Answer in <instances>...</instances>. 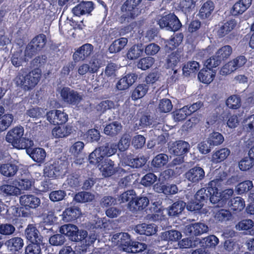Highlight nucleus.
<instances>
[{"label": "nucleus", "mask_w": 254, "mask_h": 254, "mask_svg": "<svg viewBox=\"0 0 254 254\" xmlns=\"http://www.w3.org/2000/svg\"><path fill=\"white\" fill-rule=\"evenodd\" d=\"M103 155H102L100 150L96 148L88 156V161L90 164L99 167L101 162L103 160Z\"/></svg>", "instance_id": "obj_40"}, {"label": "nucleus", "mask_w": 254, "mask_h": 254, "mask_svg": "<svg viewBox=\"0 0 254 254\" xmlns=\"http://www.w3.org/2000/svg\"><path fill=\"white\" fill-rule=\"evenodd\" d=\"M66 195V192L64 190H53L50 192L49 198L53 202H58L64 199Z\"/></svg>", "instance_id": "obj_62"}, {"label": "nucleus", "mask_w": 254, "mask_h": 254, "mask_svg": "<svg viewBox=\"0 0 254 254\" xmlns=\"http://www.w3.org/2000/svg\"><path fill=\"white\" fill-rule=\"evenodd\" d=\"M168 150L170 153L178 156L180 160L183 161L184 156L189 152L190 144L184 140H179L168 144Z\"/></svg>", "instance_id": "obj_7"}, {"label": "nucleus", "mask_w": 254, "mask_h": 254, "mask_svg": "<svg viewBox=\"0 0 254 254\" xmlns=\"http://www.w3.org/2000/svg\"><path fill=\"white\" fill-rule=\"evenodd\" d=\"M157 24L161 29H165L167 31L175 32L179 30L182 24L174 13L165 12L158 17Z\"/></svg>", "instance_id": "obj_3"}, {"label": "nucleus", "mask_w": 254, "mask_h": 254, "mask_svg": "<svg viewBox=\"0 0 254 254\" xmlns=\"http://www.w3.org/2000/svg\"><path fill=\"white\" fill-rule=\"evenodd\" d=\"M253 187V182L247 180L239 183L236 187V190L238 194H241L249 191Z\"/></svg>", "instance_id": "obj_56"}, {"label": "nucleus", "mask_w": 254, "mask_h": 254, "mask_svg": "<svg viewBox=\"0 0 254 254\" xmlns=\"http://www.w3.org/2000/svg\"><path fill=\"white\" fill-rule=\"evenodd\" d=\"M5 245L12 252H17L23 247V240L20 237H13L5 242Z\"/></svg>", "instance_id": "obj_31"}, {"label": "nucleus", "mask_w": 254, "mask_h": 254, "mask_svg": "<svg viewBox=\"0 0 254 254\" xmlns=\"http://www.w3.org/2000/svg\"><path fill=\"white\" fill-rule=\"evenodd\" d=\"M95 8V4L92 1H82L75 6L72 9L73 15L80 16L85 14H91Z\"/></svg>", "instance_id": "obj_10"}, {"label": "nucleus", "mask_w": 254, "mask_h": 254, "mask_svg": "<svg viewBox=\"0 0 254 254\" xmlns=\"http://www.w3.org/2000/svg\"><path fill=\"white\" fill-rule=\"evenodd\" d=\"M137 75L135 73H129L121 78L117 83L116 87L119 90L128 89L136 81Z\"/></svg>", "instance_id": "obj_18"}, {"label": "nucleus", "mask_w": 254, "mask_h": 254, "mask_svg": "<svg viewBox=\"0 0 254 254\" xmlns=\"http://www.w3.org/2000/svg\"><path fill=\"white\" fill-rule=\"evenodd\" d=\"M20 203L26 209H35L40 205L41 200L39 198L34 195L25 194L20 196Z\"/></svg>", "instance_id": "obj_17"}, {"label": "nucleus", "mask_w": 254, "mask_h": 254, "mask_svg": "<svg viewBox=\"0 0 254 254\" xmlns=\"http://www.w3.org/2000/svg\"><path fill=\"white\" fill-rule=\"evenodd\" d=\"M252 2V0H239L233 6L231 14L234 16L242 14L250 6Z\"/></svg>", "instance_id": "obj_22"}, {"label": "nucleus", "mask_w": 254, "mask_h": 254, "mask_svg": "<svg viewBox=\"0 0 254 254\" xmlns=\"http://www.w3.org/2000/svg\"><path fill=\"white\" fill-rule=\"evenodd\" d=\"M135 229L137 233L149 236L156 233L157 231V227L155 224L142 223L136 225Z\"/></svg>", "instance_id": "obj_25"}, {"label": "nucleus", "mask_w": 254, "mask_h": 254, "mask_svg": "<svg viewBox=\"0 0 254 254\" xmlns=\"http://www.w3.org/2000/svg\"><path fill=\"white\" fill-rule=\"evenodd\" d=\"M24 131L22 127H16L8 131L5 136V140L14 147L23 136Z\"/></svg>", "instance_id": "obj_16"}, {"label": "nucleus", "mask_w": 254, "mask_h": 254, "mask_svg": "<svg viewBox=\"0 0 254 254\" xmlns=\"http://www.w3.org/2000/svg\"><path fill=\"white\" fill-rule=\"evenodd\" d=\"M228 204L230 206L231 209L234 212H240L245 207L244 199L240 196H237L233 199H231Z\"/></svg>", "instance_id": "obj_39"}, {"label": "nucleus", "mask_w": 254, "mask_h": 254, "mask_svg": "<svg viewBox=\"0 0 254 254\" xmlns=\"http://www.w3.org/2000/svg\"><path fill=\"white\" fill-rule=\"evenodd\" d=\"M230 154V150L222 148L215 152L212 155V161L215 163H220L225 160Z\"/></svg>", "instance_id": "obj_37"}, {"label": "nucleus", "mask_w": 254, "mask_h": 254, "mask_svg": "<svg viewBox=\"0 0 254 254\" xmlns=\"http://www.w3.org/2000/svg\"><path fill=\"white\" fill-rule=\"evenodd\" d=\"M58 173L61 175H65L69 173V163L66 160H60L56 164Z\"/></svg>", "instance_id": "obj_63"}, {"label": "nucleus", "mask_w": 254, "mask_h": 254, "mask_svg": "<svg viewBox=\"0 0 254 254\" xmlns=\"http://www.w3.org/2000/svg\"><path fill=\"white\" fill-rule=\"evenodd\" d=\"M113 238L117 241V244L122 247L124 251H129L132 241L127 233H121L114 235Z\"/></svg>", "instance_id": "obj_20"}, {"label": "nucleus", "mask_w": 254, "mask_h": 254, "mask_svg": "<svg viewBox=\"0 0 254 254\" xmlns=\"http://www.w3.org/2000/svg\"><path fill=\"white\" fill-rule=\"evenodd\" d=\"M186 203L182 200H179L173 203L168 209V214L169 216L177 217L184 210Z\"/></svg>", "instance_id": "obj_27"}, {"label": "nucleus", "mask_w": 254, "mask_h": 254, "mask_svg": "<svg viewBox=\"0 0 254 254\" xmlns=\"http://www.w3.org/2000/svg\"><path fill=\"white\" fill-rule=\"evenodd\" d=\"M149 199L146 196L137 197L135 195V198L128 203V208L132 212L142 210L149 204Z\"/></svg>", "instance_id": "obj_15"}, {"label": "nucleus", "mask_w": 254, "mask_h": 254, "mask_svg": "<svg viewBox=\"0 0 254 254\" xmlns=\"http://www.w3.org/2000/svg\"><path fill=\"white\" fill-rule=\"evenodd\" d=\"M92 199L93 196L91 194L85 191L79 192L76 193L74 197V200L79 203L88 202Z\"/></svg>", "instance_id": "obj_60"}, {"label": "nucleus", "mask_w": 254, "mask_h": 254, "mask_svg": "<svg viewBox=\"0 0 254 254\" xmlns=\"http://www.w3.org/2000/svg\"><path fill=\"white\" fill-rule=\"evenodd\" d=\"M81 211L78 207L72 206L68 207L63 212V219L67 222L76 220L80 215Z\"/></svg>", "instance_id": "obj_24"}, {"label": "nucleus", "mask_w": 254, "mask_h": 254, "mask_svg": "<svg viewBox=\"0 0 254 254\" xmlns=\"http://www.w3.org/2000/svg\"><path fill=\"white\" fill-rule=\"evenodd\" d=\"M236 22L235 20H230L220 26L217 30V35L219 38H222L229 34L236 26Z\"/></svg>", "instance_id": "obj_30"}, {"label": "nucleus", "mask_w": 254, "mask_h": 254, "mask_svg": "<svg viewBox=\"0 0 254 254\" xmlns=\"http://www.w3.org/2000/svg\"><path fill=\"white\" fill-rule=\"evenodd\" d=\"M180 61V56L176 52H173L169 55L166 60V65L167 68H171L174 70V74L172 75L171 78L173 81L176 82L178 80V77H176L177 72L176 69H174L175 67Z\"/></svg>", "instance_id": "obj_21"}, {"label": "nucleus", "mask_w": 254, "mask_h": 254, "mask_svg": "<svg viewBox=\"0 0 254 254\" xmlns=\"http://www.w3.org/2000/svg\"><path fill=\"white\" fill-rule=\"evenodd\" d=\"M254 165V159L249 156L242 159L239 163V167L241 170L245 171L250 170Z\"/></svg>", "instance_id": "obj_55"}, {"label": "nucleus", "mask_w": 254, "mask_h": 254, "mask_svg": "<svg viewBox=\"0 0 254 254\" xmlns=\"http://www.w3.org/2000/svg\"><path fill=\"white\" fill-rule=\"evenodd\" d=\"M60 94L62 101L68 105L76 106L82 100V96L77 91L68 87H63Z\"/></svg>", "instance_id": "obj_6"}, {"label": "nucleus", "mask_w": 254, "mask_h": 254, "mask_svg": "<svg viewBox=\"0 0 254 254\" xmlns=\"http://www.w3.org/2000/svg\"><path fill=\"white\" fill-rule=\"evenodd\" d=\"M168 161V156L164 153L157 155L152 161V165L154 168L160 169L164 166Z\"/></svg>", "instance_id": "obj_44"}, {"label": "nucleus", "mask_w": 254, "mask_h": 254, "mask_svg": "<svg viewBox=\"0 0 254 254\" xmlns=\"http://www.w3.org/2000/svg\"><path fill=\"white\" fill-rule=\"evenodd\" d=\"M17 166L12 163L2 164L0 166V173L7 177L13 176L17 172Z\"/></svg>", "instance_id": "obj_34"}, {"label": "nucleus", "mask_w": 254, "mask_h": 254, "mask_svg": "<svg viewBox=\"0 0 254 254\" xmlns=\"http://www.w3.org/2000/svg\"><path fill=\"white\" fill-rule=\"evenodd\" d=\"M157 180V176L152 173H147L141 179L140 183L145 187H149Z\"/></svg>", "instance_id": "obj_64"}, {"label": "nucleus", "mask_w": 254, "mask_h": 254, "mask_svg": "<svg viewBox=\"0 0 254 254\" xmlns=\"http://www.w3.org/2000/svg\"><path fill=\"white\" fill-rule=\"evenodd\" d=\"M219 180L210 181L205 188L198 190L194 195V199L188 203L187 208L190 211H199L208 200L215 207H222L229 202L234 193L232 189H226L218 192Z\"/></svg>", "instance_id": "obj_1"}, {"label": "nucleus", "mask_w": 254, "mask_h": 254, "mask_svg": "<svg viewBox=\"0 0 254 254\" xmlns=\"http://www.w3.org/2000/svg\"><path fill=\"white\" fill-rule=\"evenodd\" d=\"M223 141L224 137L222 134L216 131L211 133L207 138V143L213 147L221 144Z\"/></svg>", "instance_id": "obj_48"}, {"label": "nucleus", "mask_w": 254, "mask_h": 254, "mask_svg": "<svg viewBox=\"0 0 254 254\" xmlns=\"http://www.w3.org/2000/svg\"><path fill=\"white\" fill-rule=\"evenodd\" d=\"M226 105L229 109H238L241 106V99L238 95H231L226 100Z\"/></svg>", "instance_id": "obj_50"}, {"label": "nucleus", "mask_w": 254, "mask_h": 254, "mask_svg": "<svg viewBox=\"0 0 254 254\" xmlns=\"http://www.w3.org/2000/svg\"><path fill=\"white\" fill-rule=\"evenodd\" d=\"M122 126L117 121L113 122L107 125L104 128V133L111 136L118 134L122 129Z\"/></svg>", "instance_id": "obj_33"}, {"label": "nucleus", "mask_w": 254, "mask_h": 254, "mask_svg": "<svg viewBox=\"0 0 254 254\" xmlns=\"http://www.w3.org/2000/svg\"><path fill=\"white\" fill-rule=\"evenodd\" d=\"M142 0H127L123 4L121 10L126 18H134L140 12L139 4Z\"/></svg>", "instance_id": "obj_8"}, {"label": "nucleus", "mask_w": 254, "mask_h": 254, "mask_svg": "<svg viewBox=\"0 0 254 254\" xmlns=\"http://www.w3.org/2000/svg\"><path fill=\"white\" fill-rule=\"evenodd\" d=\"M60 232L64 236H67L69 240L73 242L82 241L87 237L86 231H79L78 227L73 224L62 226L60 229Z\"/></svg>", "instance_id": "obj_5"}, {"label": "nucleus", "mask_w": 254, "mask_h": 254, "mask_svg": "<svg viewBox=\"0 0 254 254\" xmlns=\"http://www.w3.org/2000/svg\"><path fill=\"white\" fill-rule=\"evenodd\" d=\"M42 243H30L25 248V254H40Z\"/></svg>", "instance_id": "obj_61"}, {"label": "nucleus", "mask_w": 254, "mask_h": 254, "mask_svg": "<svg viewBox=\"0 0 254 254\" xmlns=\"http://www.w3.org/2000/svg\"><path fill=\"white\" fill-rule=\"evenodd\" d=\"M47 119L51 124L63 125L68 120V115L60 110H52L47 112Z\"/></svg>", "instance_id": "obj_9"}, {"label": "nucleus", "mask_w": 254, "mask_h": 254, "mask_svg": "<svg viewBox=\"0 0 254 254\" xmlns=\"http://www.w3.org/2000/svg\"><path fill=\"white\" fill-rule=\"evenodd\" d=\"M47 42L46 36L43 33L35 36L27 45L25 56L29 58L36 55L38 52L43 50Z\"/></svg>", "instance_id": "obj_4"}, {"label": "nucleus", "mask_w": 254, "mask_h": 254, "mask_svg": "<svg viewBox=\"0 0 254 254\" xmlns=\"http://www.w3.org/2000/svg\"><path fill=\"white\" fill-rule=\"evenodd\" d=\"M127 39L124 37L115 40L109 48L110 53H117L120 52L127 44Z\"/></svg>", "instance_id": "obj_35"}, {"label": "nucleus", "mask_w": 254, "mask_h": 254, "mask_svg": "<svg viewBox=\"0 0 254 254\" xmlns=\"http://www.w3.org/2000/svg\"><path fill=\"white\" fill-rule=\"evenodd\" d=\"M190 115V114L188 109V106H185L181 109L176 111L174 115L175 119L178 122L185 120L187 117Z\"/></svg>", "instance_id": "obj_59"}, {"label": "nucleus", "mask_w": 254, "mask_h": 254, "mask_svg": "<svg viewBox=\"0 0 254 254\" xmlns=\"http://www.w3.org/2000/svg\"><path fill=\"white\" fill-rule=\"evenodd\" d=\"M216 72L213 69H210L206 67L201 69L198 73L199 80L204 84H209L214 79Z\"/></svg>", "instance_id": "obj_23"}, {"label": "nucleus", "mask_w": 254, "mask_h": 254, "mask_svg": "<svg viewBox=\"0 0 254 254\" xmlns=\"http://www.w3.org/2000/svg\"><path fill=\"white\" fill-rule=\"evenodd\" d=\"M146 162V159L141 157L135 158H128L127 163L129 166L132 168H139L143 166Z\"/></svg>", "instance_id": "obj_58"}, {"label": "nucleus", "mask_w": 254, "mask_h": 254, "mask_svg": "<svg viewBox=\"0 0 254 254\" xmlns=\"http://www.w3.org/2000/svg\"><path fill=\"white\" fill-rule=\"evenodd\" d=\"M41 76L40 70L36 68L30 71L25 76L19 72L15 77V82L24 90L29 91L33 89L37 84L40 79Z\"/></svg>", "instance_id": "obj_2"}, {"label": "nucleus", "mask_w": 254, "mask_h": 254, "mask_svg": "<svg viewBox=\"0 0 254 254\" xmlns=\"http://www.w3.org/2000/svg\"><path fill=\"white\" fill-rule=\"evenodd\" d=\"M13 119L11 114H6L1 117L0 119V132L6 130L9 127Z\"/></svg>", "instance_id": "obj_57"}, {"label": "nucleus", "mask_w": 254, "mask_h": 254, "mask_svg": "<svg viewBox=\"0 0 254 254\" xmlns=\"http://www.w3.org/2000/svg\"><path fill=\"white\" fill-rule=\"evenodd\" d=\"M33 146L34 142L31 139L22 136L14 147L18 149H25L28 154Z\"/></svg>", "instance_id": "obj_42"}, {"label": "nucleus", "mask_w": 254, "mask_h": 254, "mask_svg": "<svg viewBox=\"0 0 254 254\" xmlns=\"http://www.w3.org/2000/svg\"><path fill=\"white\" fill-rule=\"evenodd\" d=\"M114 106V103L110 100H104L100 102L95 107L96 111L102 115L105 113L107 110H111Z\"/></svg>", "instance_id": "obj_51"}, {"label": "nucleus", "mask_w": 254, "mask_h": 254, "mask_svg": "<svg viewBox=\"0 0 254 254\" xmlns=\"http://www.w3.org/2000/svg\"><path fill=\"white\" fill-rule=\"evenodd\" d=\"M197 0H180L178 7L184 13L190 12L192 6H194Z\"/></svg>", "instance_id": "obj_54"}, {"label": "nucleus", "mask_w": 254, "mask_h": 254, "mask_svg": "<svg viewBox=\"0 0 254 254\" xmlns=\"http://www.w3.org/2000/svg\"><path fill=\"white\" fill-rule=\"evenodd\" d=\"M232 53V48L229 45H225L220 48L215 53L216 57L222 62L225 61Z\"/></svg>", "instance_id": "obj_43"}, {"label": "nucleus", "mask_w": 254, "mask_h": 254, "mask_svg": "<svg viewBox=\"0 0 254 254\" xmlns=\"http://www.w3.org/2000/svg\"><path fill=\"white\" fill-rule=\"evenodd\" d=\"M149 87L145 84H138L132 91L131 97L135 101L144 97L147 93Z\"/></svg>", "instance_id": "obj_36"}, {"label": "nucleus", "mask_w": 254, "mask_h": 254, "mask_svg": "<svg viewBox=\"0 0 254 254\" xmlns=\"http://www.w3.org/2000/svg\"><path fill=\"white\" fill-rule=\"evenodd\" d=\"M155 62L154 58L147 56L141 58L137 63V66L138 68L143 70L150 68Z\"/></svg>", "instance_id": "obj_49"}, {"label": "nucleus", "mask_w": 254, "mask_h": 254, "mask_svg": "<svg viewBox=\"0 0 254 254\" xmlns=\"http://www.w3.org/2000/svg\"><path fill=\"white\" fill-rule=\"evenodd\" d=\"M0 190L6 196L17 195L20 193V189L13 185L3 184L0 187Z\"/></svg>", "instance_id": "obj_45"}, {"label": "nucleus", "mask_w": 254, "mask_h": 254, "mask_svg": "<svg viewBox=\"0 0 254 254\" xmlns=\"http://www.w3.org/2000/svg\"><path fill=\"white\" fill-rule=\"evenodd\" d=\"M25 235L30 243H42L43 242V237L33 224H29L27 226L25 230Z\"/></svg>", "instance_id": "obj_12"}, {"label": "nucleus", "mask_w": 254, "mask_h": 254, "mask_svg": "<svg viewBox=\"0 0 254 254\" xmlns=\"http://www.w3.org/2000/svg\"><path fill=\"white\" fill-rule=\"evenodd\" d=\"M98 149L104 158L105 156L110 157L115 154L117 151V146L113 143L107 142Z\"/></svg>", "instance_id": "obj_38"}, {"label": "nucleus", "mask_w": 254, "mask_h": 254, "mask_svg": "<svg viewBox=\"0 0 254 254\" xmlns=\"http://www.w3.org/2000/svg\"><path fill=\"white\" fill-rule=\"evenodd\" d=\"M247 61V60L245 56L241 55L230 61L229 65H231V70L235 71L238 68L242 67L246 63Z\"/></svg>", "instance_id": "obj_53"}, {"label": "nucleus", "mask_w": 254, "mask_h": 254, "mask_svg": "<svg viewBox=\"0 0 254 254\" xmlns=\"http://www.w3.org/2000/svg\"><path fill=\"white\" fill-rule=\"evenodd\" d=\"M214 9V3L209 0L205 2L199 10V16L201 19H205L210 17Z\"/></svg>", "instance_id": "obj_26"}, {"label": "nucleus", "mask_w": 254, "mask_h": 254, "mask_svg": "<svg viewBox=\"0 0 254 254\" xmlns=\"http://www.w3.org/2000/svg\"><path fill=\"white\" fill-rule=\"evenodd\" d=\"M184 38L182 33L174 34L166 43V47L170 50L176 49L182 43Z\"/></svg>", "instance_id": "obj_32"}, {"label": "nucleus", "mask_w": 254, "mask_h": 254, "mask_svg": "<svg viewBox=\"0 0 254 254\" xmlns=\"http://www.w3.org/2000/svg\"><path fill=\"white\" fill-rule=\"evenodd\" d=\"M154 190L158 193H163L166 195L174 194L178 191L176 185H166L163 182L157 183L155 184Z\"/></svg>", "instance_id": "obj_19"}, {"label": "nucleus", "mask_w": 254, "mask_h": 254, "mask_svg": "<svg viewBox=\"0 0 254 254\" xmlns=\"http://www.w3.org/2000/svg\"><path fill=\"white\" fill-rule=\"evenodd\" d=\"M93 46L89 43L83 44L78 48L73 55L75 61H83L89 57L93 52Z\"/></svg>", "instance_id": "obj_11"}, {"label": "nucleus", "mask_w": 254, "mask_h": 254, "mask_svg": "<svg viewBox=\"0 0 254 254\" xmlns=\"http://www.w3.org/2000/svg\"><path fill=\"white\" fill-rule=\"evenodd\" d=\"M28 154L35 162L37 163L43 162L46 156L45 150L40 147L33 148V147Z\"/></svg>", "instance_id": "obj_29"}, {"label": "nucleus", "mask_w": 254, "mask_h": 254, "mask_svg": "<svg viewBox=\"0 0 254 254\" xmlns=\"http://www.w3.org/2000/svg\"><path fill=\"white\" fill-rule=\"evenodd\" d=\"M219 243L218 238L214 235H210L203 239L201 247L204 249L214 248Z\"/></svg>", "instance_id": "obj_52"}, {"label": "nucleus", "mask_w": 254, "mask_h": 254, "mask_svg": "<svg viewBox=\"0 0 254 254\" xmlns=\"http://www.w3.org/2000/svg\"><path fill=\"white\" fill-rule=\"evenodd\" d=\"M114 162L110 159L105 158L101 163L99 169L105 177L111 176L114 173Z\"/></svg>", "instance_id": "obj_28"}, {"label": "nucleus", "mask_w": 254, "mask_h": 254, "mask_svg": "<svg viewBox=\"0 0 254 254\" xmlns=\"http://www.w3.org/2000/svg\"><path fill=\"white\" fill-rule=\"evenodd\" d=\"M206 225L202 223H195L186 226L185 230L186 233L190 236H197L206 233L208 231Z\"/></svg>", "instance_id": "obj_14"}, {"label": "nucleus", "mask_w": 254, "mask_h": 254, "mask_svg": "<svg viewBox=\"0 0 254 254\" xmlns=\"http://www.w3.org/2000/svg\"><path fill=\"white\" fill-rule=\"evenodd\" d=\"M181 232L177 230H170L162 233L161 238L164 241H178L181 238Z\"/></svg>", "instance_id": "obj_47"}, {"label": "nucleus", "mask_w": 254, "mask_h": 254, "mask_svg": "<svg viewBox=\"0 0 254 254\" xmlns=\"http://www.w3.org/2000/svg\"><path fill=\"white\" fill-rule=\"evenodd\" d=\"M71 127L62 126L56 127L52 130V134L56 138H63L67 136L71 133Z\"/></svg>", "instance_id": "obj_41"}, {"label": "nucleus", "mask_w": 254, "mask_h": 254, "mask_svg": "<svg viewBox=\"0 0 254 254\" xmlns=\"http://www.w3.org/2000/svg\"><path fill=\"white\" fill-rule=\"evenodd\" d=\"M143 51L144 49L141 45H134L129 49L127 56L129 60H135L142 55Z\"/></svg>", "instance_id": "obj_46"}, {"label": "nucleus", "mask_w": 254, "mask_h": 254, "mask_svg": "<svg viewBox=\"0 0 254 254\" xmlns=\"http://www.w3.org/2000/svg\"><path fill=\"white\" fill-rule=\"evenodd\" d=\"M185 175L188 181L193 183H198L204 179L205 172L201 167L195 166L187 171Z\"/></svg>", "instance_id": "obj_13"}]
</instances>
